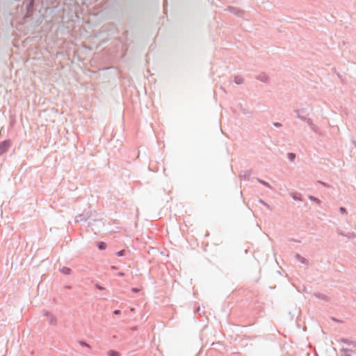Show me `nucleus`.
Segmentation results:
<instances>
[{"label":"nucleus","mask_w":356,"mask_h":356,"mask_svg":"<svg viewBox=\"0 0 356 356\" xmlns=\"http://www.w3.org/2000/svg\"><path fill=\"white\" fill-rule=\"evenodd\" d=\"M300 111H301L302 113H306V108H301V109H296V110L294 111V112H295V113H296V115H297V117H298L300 120H302V121L305 122L307 124V125L310 127V129H311L313 131H314V132H317V131H318V128H317V127L314 124L313 120H312V119H310V118H305L304 115H300Z\"/></svg>","instance_id":"nucleus-1"},{"label":"nucleus","mask_w":356,"mask_h":356,"mask_svg":"<svg viewBox=\"0 0 356 356\" xmlns=\"http://www.w3.org/2000/svg\"><path fill=\"white\" fill-rule=\"evenodd\" d=\"M92 216L91 211L84 210L82 213L77 215L75 217L76 222H86L88 219H89Z\"/></svg>","instance_id":"nucleus-2"},{"label":"nucleus","mask_w":356,"mask_h":356,"mask_svg":"<svg viewBox=\"0 0 356 356\" xmlns=\"http://www.w3.org/2000/svg\"><path fill=\"white\" fill-rule=\"evenodd\" d=\"M12 145V141L10 139H6L0 141V156L5 154Z\"/></svg>","instance_id":"nucleus-3"},{"label":"nucleus","mask_w":356,"mask_h":356,"mask_svg":"<svg viewBox=\"0 0 356 356\" xmlns=\"http://www.w3.org/2000/svg\"><path fill=\"white\" fill-rule=\"evenodd\" d=\"M35 0H29L26 4V14L30 17L34 12Z\"/></svg>","instance_id":"nucleus-4"},{"label":"nucleus","mask_w":356,"mask_h":356,"mask_svg":"<svg viewBox=\"0 0 356 356\" xmlns=\"http://www.w3.org/2000/svg\"><path fill=\"white\" fill-rule=\"evenodd\" d=\"M225 10L238 17L242 16V15L244 13L243 10L232 6H228Z\"/></svg>","instance_id":"nucleus-5"},{"label":"nucleus","mask_w":356,"mask_h":356,"mask_svg":"<svg viewBox=\"0 0 356 356\" xmlns=\"http://www.w3.org/2000/svg\"><path fill=\"white\" fill-rule=\"evenodd\" d=\"M256 79L261 82L267 83L268 81L269 77L266 73L262 72L257 76Z\"/></svg>","instance_id":"nucleus-6"},{"label":"nucleus","mask_w":356,"mask_h":356,"mask_svg":"<svg viewBox=\"0 0 356 356\" xmlns=\"http://www.w3.org/2000/svg\"><path fill=\"white\" fill-rule=\"evenodd\" d=\"M339 341L343 343H346L348 346H353V347L356 348V341H351L346 338H341Z\"/></svg>","instance_id":"nucleus-7"},{"label":"nucleus","mask_w":356,"mask_h":356,"mask_svg":"<svg viewBox=\"0 0 356 356\" xmlns=\"http://www.w3.org/2000/svg\"><path fill=\"white\" fill-rule=\"evenodd\" d=\"M60 272L65 275H70L72 274L73 271L70 268L63 266L60 269Z\"/></svg>","instance_id":"nucleus-8"},{"label":"nucleus","mask_w":356,"mask_h":356,"mask_svg":"<svg viewBox=\"0 0 356 356\" xmlns=\"http://www.w3.org/2000/svg\"><path fill=\"white\" fill-rule=\"evenodd\" d=\"M96 246L100 250H104L107 248L106 243L105 242H104V241H97V243H96Z\"/></svg>","instance_id":"nucleus-9"},{"label":"nucleus","mask_w":356,"mask_h":356,"mask_svg":"<svg viewBox=\"0 0 356 356\" xmlns=\"http://www.w3.org/2000/svg\"><path fill=\"white\" fill-rule=\"evenodd\" d=\"M314 296L317 298H319V299H322L325 301H328V298L327 296H325V294L323 293H321L320 292H315L314 293Z\"/></svg>","instance_id":"nucleus-10"},{"label":"nucleus","mask_w":356,"mask_h":356,"mask_svg":"<svg viewBox=\"0 0 356 356\" xmlns=\"http://www.w3.org/2000/svg\"><path fill=\"white\" fill-rule=\"evenodd\" d=\"M234 82L237 85H240L243 83V78L239 75L234 76Z\"/></svg>","instance_id":"nucleus-11"},{"label":"nucleus","mask_w":356,"mask_h":356,"mask_svg":"<svg viewBox=\"0 0 356 356\" xmlns=\"http://www.w3.org/2000/svg\"><path fill=\"white\" fill-rule=\"evenodd\" d=\"M309 199L314 202H316L318 207H321V201L317 198L316 197L314 196V195H309Z\"/></svg>","instance_id":"nucleus-12"},{"label":"nucleus","mask_w":356,"mask_h":356,"mask_svg":"<svg viewBox=\"0 0 356 356\" xmlns=\"http://www.w3.org/2000/svg\"><path fill=\"white\" fill-rule=\"evenodd\" d=\"M295 257L302 264H306L307 263V260L298 253L296 254Z\"/></svg>","instance_id":"nucleus-13"},{"label":"nucleus","mask_w":356,"mask_h":356,"mask_svg":"<svg viewBox=\"0 0 356 356\" xmlns=\"http://www.w3.org/2000/svg\"><path fill=\"white\" fill-rule=\"evenodd\" d=\"M291 196L294 200L302 201V195L300 193H291Z\"/></svg>","instance_id":"nucleus-14"},{"label":"nucleus","mask_w":356,"mask_h":356,"mask_svg":"<svg viewBox=\"0 0 356 356\" xmlns=\"http://www.w3.org/2000/svg\"><path fill=\"white\" fill-rule=\"evenodd\" d=\"M296 155L295 153L289 152L287 153V158L291 162H293L296 159Z\"/></svg>","instance_id":"nucleus-15"},{"label":"nucleus","mask_w":356,"mask_h":356,"mask_svg":"<svg viewBox=\"0 0 356 356\" xmlns=\"http://www.w3.org/2000/svg\"><path fill=\"white\" fill-rule=\"evenodd\" d=\"M108 356H120V354L119 352H118L115 350H109L108 351Z\"/></svg>","instance_id":"nucleus-16"},{"label":"nucleus","mask_w":356,"mask_h":356,"mask_svg":"<svg viewBox=\"0 0 356 356\" xmlns=\"http://www.w3.org/2000/svg\"><path fill=\"white\" fill-rule=\"evenodd\" d=\"M257 181H258L259 183H260V184H262L263 186H266V187H268V188H270V184H269L267 181H264V180H263V179H259V178H257Z\"/></svg>","instance_id":"nucleus-17"},{"label":"nucleus","mask_w":356,"mask_h":356,"mask_svg":"<svg viewBox=\"0 0 356 356\" xmlns=\"http://www.w3.org/2000/svg\"><path fill=\"white\" fill-rule=\"evenodd\" d=\"M56 318L53 316L51 315L49 318V322L51 325H54L56 324Z\"/></svg>","instance_id":"nucleus-18"},{"label":"nucleus","mask_w":356,"mask_h":356,"mask_svg":"<svg viewBox=\"0 0 356 356\" xmlns=\"http://www.w3.org/2000/svg\"><path fill=\"white\" fill-rule=\"evenodd\" d=\"M79 343L82 346H86L87 347L88 349H90L91 348V346L90 344H88L86 341L84 340H80L79 341Z\"/></svg>","instance_id":"nucleus-19"},{"label":"nucleus","mask_w":356,"mask_h":356,"mask_svg":"<svg viewBox=\"0 0 356 356\" xmlns=\"http://www.w3.org/2000/svg\"><path fill=\"white\" fill-rule=\"evenodd\" d=\"M341 351L342 352H344L345 354H344V356H351V355L349 353H351L353 352L352 350L350 349H348V348H343Z\"/></svg>","instance_id":"nucleus-20"},{"label":"nucleus","mask_w":356,"mask_h":356,"mask_svg":"<svg viewBox=\"0 0 356 356\" xmlns=\"http://www.w3.org/2000/svg\"><path fill=\"white\" fill-rule=\"evenodd\" d=\"M95 287L99 291H104L106 288L100 285L98 282L95 283Z\"/></svg>","instance_id":"nucleus-21"},{"label":"nucleus","mask_w":356,"mask_h":356,"mask_svg":"<svg viewBox=\"0 0 356 356\" xmlns=\"http://www.w3.org/2000/svg\"><path fill=\"white\" fill-rule=\"evenodd\" d=\"M125 254V250H121L120 251H118L115 252V254L118 256V257H123Z\"/></svg>","instance_id":"nucleus-22"},{"label":"nucleus","mask_w":356,"mask_h":356,"mask_svg":"<svg viewBox=\"0 0 356 356\" xmlns=\"http://www.w3.org/2000/svg\"><path fill=\"white\" fill-rule=\"evenodd\" d=\"M330 319L334 321V322H336V323H343V321L342 320H340V319H338L334 316H331L330 317Z\"/></svg>","instance_id":"nucleus-23"},{"label":"nucleus","mask_w":356,"mask_h":356,"mask_svg":"<svg viewBox=\"0 0 356 356\" xmlns=\"http://www.w3.org/2000/svg\"><path fill=\"white\" fill-rule=\"evenodd\" d=\"M259 202L260 203H261L263 205H264L265 207H266L268 209H270V205L268 203L265 202L263 200L259 199Z\"/></svg>","instance_id":"nucleus-24"},{"label":"nucleus","mask_w":356,"mask_h":356,"mask_svg":"<svg viewBox=\"0 0 356 356\" xmlns=\"http://www.w3.org/2000/svg\"><path fill=\"white\" fill-rule=\"evenodd\" d=\"M339 211H340V212H341L342 214H346V213H347V210H346V209L345 207H341L339 208Z\"/></svg>","instance_id":"nucleus-25"},{"label":"nucleus","mask_w":356,"mask_h":356,"mask_svg":"<svg viewBox=\"0 0 356 356\" xmlns=\"http://www.w3.org/2000/svg\"><path fill=\"white\" fill-rule=\"evenodd\" d=\"M346 237H347L348 238H353L354 237V234L353 233H350V232H348L347 234H345V236Z\"/></svg>","instance_id":"nucleus-26"},{"label":"nucleus","mask_w":356,"mask_h":356,"mask_svg":"<svg viewBox=\"0 0 356 356\" xmlns=\"http://www.w3.org/2000/svg\"><path fill=\"white\" fill-rule=\"evenodd\" d=\"M121 314V311L119 310V309H115L113 311V314L114 315H120Z\"/></svg>","instance_id":"nucleus-27"},{"label":"nucleus","mask_w":356,"mask_h":356,"mask_svg":"<svg viewBox=\"0 0 356 356\" xmlns=\"http://www.w3.org/2000/svg\"><path fill=\"white\" fill-rule=\"evenodd\" d=\"M273 125L276 127H280L282 126V124L277 122H273Z\"/></svg>","instance_id":"nucleus-28"},{"label":"nucleus","mask_w":356,"mask_h":356,"mask_svg":"<svg viewBox=\"0 0 356 356\" xmlns=\"http://www.w3.org/2000/svg\"><path fill=\"white\" fill-rule=\"evenodd\" d=\"M337 233L339 235H341V236H345V233L343 231L340 230V229L337 230Z\"/></svg>","instance_id":"nucleus-29"},{"label":"nucleus","mask_w":356,"mask_h":356,"mask_svg":"<svg viewBox=\"0 0 356 356\" xmlns=\"http://www.w3.org/2000/svg\"><path fill=\"white\" fill-rule=\"evenodd\" d=\"M44 316L49 317L51 314L49 311H44Z\"/></svg>","instance_id":"nucleus-30"},{"label":"nucleus","mask_w":356,"mask_h":356,"mask_svg":"<svg viewBox=\"0 0 356 356\" xmlns=\"http://www.w3.org/2000/svg\"><path fill=\"white\" fill-rule=\"evenodd\" d=\"M131 290L134 293H138L139 291L138 289H137V288H132Z\"/></svg>","instance_id":"nucleus-31"},{"label":"nucleus","mask_w":356,"mask_h":356,"mask_svg":"<svg viewBox=\"0 0 356 356\" xmlns=\"http://www.w3.org/2000/svg\"><path fill=\"white\" fill-rule=\"evenodd\" d=\"M124 275H125V274H124V273H123V272H120V273H118V275H119L120 277H123Z\"/></svg>","instance_id":"nucleus-32"},{"label":"nucleus","mask_w":356,"mask_h":356,"mask_svg":"<svg viewBox=\"0 0 356 356\" xmlns=\"http://www.w3.org/2000/svg\"><path fill=\"white\" fill-rule=\"evenodd\" d=\"M248 176V175H246V174H244L243 175H242L243 178L244 179H245L247 178V177Z\"/></svg>","instance_id":"nucleus-33"},{"label":"nucleus","mask_w":356,"mask_h":356,"mask_svg":"<svg viewBox=\"0 0 356 356\" xmlns=\"http://www.w3.org/2000/svg\"><path fill=\"white\" fill-rule=\"evenodd\" d=\"M111 269L113 270H116L117 269V267L115 266H111Z\"/></svg>","instance_id":"nucleus-34"},{"label":"nucleus","mask_w":356,"mask_h":356,"mask_svg":"<svg viewBox=\"0 0 356 356\" xmlns=\"http://www.w3.org/2000/svg\"><path fill=\"white\" fill-rule=\"evenodd\" d=\"M305 114H307V113H305ZM300 115H305V113H302V112L300 111Z\"/></svg>","instance_id":"nucleus-35"},{"label":"nucleus","mask_w":356,"mask_h":356,"mask_svg":"<svg viewBox=\"0 0 356 356\" xmlns=\"http://www.w3.org/2000/svg\"><path fill=\"white\" fill-rule=\"evenodd\" d=\"M243 113H246V110H245V109H244V110H243Z\"/></svg>","instance_id":"nucleus-36"},{"label":"nucleus","mask_w":356,"mask_h":356,"mask_svg":"<svg viewBox=\"0 0 356 356\" xmlns=\"http://www.w3.org/2000/svg\"><path fill=\"white\" fill-rule=\"evenodd\" d=\"M133 330H136V327H133Z\"/></svg>","instance_id":"nucleus-37"}]
</instances>
